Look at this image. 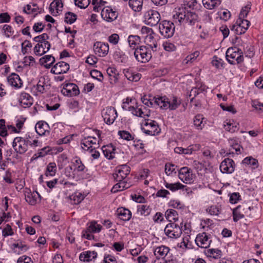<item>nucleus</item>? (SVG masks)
Wrapping results in <instances>:
<instances>
[{
	"instance_id": "1",
	"label": "nucleus",
	"mask_w": 263,
	"mask_h": 263,
	"mask_svg": "<svg viewBox=\"0 0 263 263\" xmlns=\"http://www.w3.org/2000/svg\"><path fill=\"white\" fill-rule=\"evenodd\" d=\"M122 108L124 110L130 111L137 117L145 118L149 116V110L142 105H138L136 99L127 97L123 100Z\"/></svg>"
},
{
	"instance_id": "2",
	"label": "nucleus",
	"mask_w": 263,
	"mask_h": 263,
	"mask_svg": "<svg viewBox=\"0 0 263 263\" xmlns=\"http://www.w3.org/2000/svg\"><path fill=\"white\" fill-rule=\"evenodd\" d=\"M198 19V16L196 13L183 9L176 12L173 17V21L178 25H194Z\"/></svg>"
},
{
	"instance_id": "3",
	"label": "nucleus",
	"mask_w": 263,
	"mask_h": 263,
	"mask_svg": "<svg viewBox=\"0 0 263 263\" xmlns=\"http://www.w3.org/2000/svg\"><path fill=\"white\" fill-rule=\"evenodd\" d=\"M155 103L161 109L175 110L181 104V100L176 96L158 97L155 98Z\"/></svg>"
},
{
	"instance_id": "4",
	"label": "nucleus",
	"mask_w": 263,
	"mask_h": 263,
	"mask_svg": "<svg viewBox=\"0 0 263 263\" xmlns=\"http://www.w3.org/2000/svg\"><path fill=\"white\" fill-rule=\"evenodd\" d=\"M149 117L143 118L144 119L140 123L142 131L146 135L150 136L158 135L161 132L157 122L154 120L148 119Z\"/></svg>"
},
{
	"instance_id": "5",
	"label": "nucleus",
	"mask_w": 263,
	"mask_h": 263,
	"mask_svg": "<svg viewBox=\"0 0 263 263\" xmlns=\"http://www.w3.org/2000/svg\"><path fill=\"white\" fill-rule=\"evenodd\" d=\"M226 57L228 62L232 65L241 63L243 61L241 50L236 47L229 48Z\"/></svg>"
},
{
	"instance_id": "6",
	"label": "nucleus",
	"mask_w": 263,
	"mask_h": 263,
	"mask_svg": "<svg viewBox=\"0 0 263 263\" xmlns=\"http://www.w3.org/2000/svg\"><path fill=\"white\" fill-rule=\"evenodd\" d=\"M141 32L143 35L144 43L153 50H156L157 47V42L155 38V33L153 29L149 27L143 26L141 28Z\"/></svg>"
},
{
	"instance_id": "7",
	"label": "nucleus",
	"mask_w": 263,
	"mask_h": 263,
	"mask_svg": "<svg viewBox=\"0 0 263 263\" xmlns=\"http://www.w3.org/2000/svg\"><path fill=\"white\" fill-rule=\"evenodd\" d=\"M102 226L98 224L96 221H92L87 223V227L82 232V237L88 240L94 239L92 233H98L102 230Z\"/></svg>"
},
{
	"instance_id": "8",
	"label": "nucleus",
	"mask_w": 263,
	"mask_h": 263,
	"mask_svg": "<svg viewBox=\"0 0 263 263\" xmlns=\"http://www.w3.org/2000/svg\"><path fill=\"white\" fill-rule=\"evenodd\" d=\"M134 56L138 62L146 63L152 58L151 50L145 46H140L135 50Z\"/></svg>"
},
{
	"instance_id": "9",
	"label": "nucleus",
	"mask_w": 263,
	"mask_h": 263,
	"mask_svg": "<svg viewBox=\"0 0 263 263\" xmlns=\"http://www.w3.org/2000/svg\"><path fill=\"white\" fill-rule=\"evenodd\" d=\"M174 22L163 21L159 24V29L161 34L165 38L172 37L175 32Z\"/></svg>"
},
{
	"instance_id": "10",
	"label": "nucleus",
	"mask_w": 263,
	"mask_h": 263,
	"mask_svg": "<svg viewBox=\"0 0 263 263\" xmlns=\"http://www.w3.org/2000/svg\"><path fill=\"white\" fill-rule=\"evenodd\" d=\"M164 233L168 237L176 239L181 236L182 232L181 227L178 224L171 222L166 226Z\"/></svg>"
},
{
	"instance_id": "11",
	"label": "nucleus",
	"mask_w": 263,
	"mask_h": 263,
	"mask_svg": "<svg viewBox=\"0 0 263 263\" xmlns=\"http://www.w3.org/2000/svg\"><path fill=\"white\" fill-rule=\"evenodd\" d=\"M250 25V22L245 19L238 18L235 23L232 26L231 29L235 33L239 35L245 33Z\"/></svg>"
},
{
	"instance_id": "12",
	"label": "nucleus",
	"mask_w": 263,
	"mask_h": 263,
	"mask_svg": "<svg viewBox=\"0 0 263 263\" xmlns=\"http://www.w3.org/2000/svg\"><path fill=\"white\" fill-rule=\"evenodd\" d=\"M144 22L147 25L151 26H155L160 20V14L154 10L150 9L144 13Z\"/></svg>"
},
{
	"instance_id": "13",
	"label": "nucleus",
	"mask_w": 263,
	"mask_h": 263,
	"mask_svg": "<svg viewBox=\"0 0 263 263\" xmlns=\"http://www.w3.org/2000/svg\"><path fill=\"white\" fill-rule=\"evenodd\" d=\"M109 47L107 43L97 41L93 45V50L96 55L99 57H106L109 52Z\"/></svg>"
},
{
	"instance_id": "14",
	"label": "nucleus",
	"mask_w": 263,
	"mask_h": 263,
	"mask_svg": "<svg viewBox=\"0 0 263 263\" xmlns=\"http://www.w3.org/2000/svg\"><path fill=\"white\" fill-rule=\"evenodd\" d=\"M130 172V168L129 166L124 164L118 166L116 167L114 178L116 181L126 180V177Z\"/></svg>"
},
{
	"instance_id": "15",
	"label": "nucleus",
	"mask_w": 263,
	"mask_h": 263,
	"mask_svg": "<svg viewBox=\"0 0 263 263\" xmlns=\"http://www.w3.org/2000/svg\"><path fill=\"white\" fill-rule=\"evenodd\" d=\"M178 177L184 183H191L194 181L195 175L191 168L187 167H183L179 171Z\"/></svg>"
},
{
	"instance_id": "16",
	"label": "nucleus",
	"mask_w": 263,
	"mask_h": 263,
	"mask_svg": "<svg viewBox=\"0 0 263 263\" xmlns=\"http://www.w3.org/2000/svg\"><path fill=\"white\" fill-rule=\"evenodd\" d=\"M212 242L211 235L205 232L198 234L195 239L196 245L202 248H208Z\"/></svg>"
},
{
	"instance_id": "17",
	"label": "nucleus",
	"mask_w": 263,
	"mask_h": 263,
	"mask_svg": "<svg viewBox=\"0 0 263 263\" xmlns=\"http://www.w3.org/2000/svg\"><path fill=\"white\" fill-rule=\"evenodd\" d=\"M61 92L67 97L76 96L79 95L80 90L78 86L72 83H64L63 85Z\"/></svg>"
},
{
	"instance_id": "18",
	"label": "nucleus",
	"mask_w": 263,
	"mask_h": 263,
	"mask_svg": "<svg viewBox=\"0 0 263 263\" xmlns=\"http://www.w3.org/2000/svg\"><path fill=\"white\" fill-rule=\"evenodd\" d=\"M102 114L105 122L108 125L112 124L117 117V111L112 107H106Z\"/></svg>"
},
{
	"instance_id": "19",
	"label": "nucleus",
	"mask_w": 263,
	"mask_h": 263,
	"mask_svg": "<svg viewBox=\"0 0 263 263\" xmlns=\"http://www.w3.org/2000/svg\"><path fill=\"white\" fill-rule=\"evenodd\" d=\"M12 146L15 151L20 154L25 153L28 149V145L23 137H15L12 143Z\"/></svg>"
},
{
	"instance_id": "20",
	"label": "nucleus",
	"mask_w": 263,
	"mask_h": 263,
	"mask_svg": "<svg viewBox=\"0 0 263 263\" xmlns=\"http://www.w3.org/2000/svg\"><path fill=\"white\" fill-rule=\"evenodd\" d=\"M234 161L230 158L224 159L220 163L219 168L223 174H232L235 171Z\"/></svg>"
},
{
	"instance_id": "21",
	"label": "nucleus",
	"mask_w": 263,
	"mask_h": 263,
	"mask_svg": "<svg viewBox=\"0 0 263 263\" xmlns=\"http://www.w3.org/2000/svg\"><path fill=\"white\" fill-rule=\"evenodd\" d=\"M102 18L108 22H111L118 17V13L110 7H104L101 11Z\"/></svg>"
},
{
	"instance_id": "22",
	"label": "nucleus",
	"mask_w": 263,
	"mask_h": 263,
	"mask_svg": "<svg viewBox=\"0 0 263 263\" xmlns=\"http://www.w3.org/2000/svg\"><path fill=\"white\" fill-rule=\"evenodd\" d=\"M81 146L84 151L99 146V141L94 137H88L83 139L81 142Z\"/></svg>"
},
{
	"instance_id": "23",
	"label": "nucleus",
	"mask_w": 263,
	"mask_h": 263,
	"mask_svg": "<svg viewBox=\"0 0 263 263\" xmlns=\"http://www.w3.org/2000/svg\"><path fill=\"white\" fill-rule=\"evenodd\" d=\"M25 196L26 202L32 205L36 204L41 198L37 192H31L29 189H25Z\"/></svg>"
},
{
	"instance_id": "24",
	"label": "nucleus",
	"mask_w": 263,
	"mask_h": 263,
	"mask_svg": "<svg viewBox=\"0 0 263 263\" xmlns=\"http://www.w3.org/2000/svg\"><path fill=\"white\" fill-rule=\"evenodd\" d=\"M70 68L69 65L63 61L56 63L51 69V72L55 74L67 73Z\"/></svg>"
},
{
	"instance_id": "25",
	"label": "nucleus",
	"mask_w": 263,
	"mask_h": 263,
	"mask_svg": "<svg viewBox=\"0 0 263 263\" xmlns=\"http://www.w3.org/2000/svg\"><path fill=\"white\" fill-rule=\"evenodd\" d=\"M18 101L21 106L24 108L29 107L33 104V98L28 93L25 92H21L18 98Z\"/></svg>"
},
{
	"instance_id": "26",
	"label": "nucleus",
	"mask_w": 263,
	"mask_h": 263,
	"mask_svg": "<svg viewBox=\"0 0 263 263\" xmlns=\"http://www.w3.org/2000/svg\"><path fill=\"white\" fill-rule=\"evenodd\" d=\"M28 145L32 147H36L41 146L42 142L38 139L36 136L33 133H27L23 138Z\"/></svg>"
},
{
	"instance_id": "27",
	"label": "nucleus",
	"mask_w": 263,
	"mask_h": 263,
	"mask_svg": "<svg viewBox=\"0 0 263 263\" xmlns=\"http://www.w3.org/2000/svg\"><path fill=\"white\" fill-rule=\"evenodd\" d=\"M50 47L51 45L49 42L37 43L33 49L34 53L36 55L41 56L47 52Z\"/></svg>"
},
{
	"instance_id": "28",
	"label": "nucleus",
	"mask_w": 263,
	"mask_h": 263,
	"mask_svg": "<svg viewBox=\"0 0 263 263\" xmlns=\"http://www.w3.org/2000/svg\"><path fill=\"white\" fill-rule=\"evenodd\" d=\"M98 253L95 251H86L79 255V259L83 262L93 261L97 258Z\"/></svg>"
},
{
	"instance_id": "29",
	"label": "nucleus",
	"mask_w": 263,
	"mask_h": 263,
	"mask_svg": "<svg viewBox=\"0 0 263 263\" xmlns=\"http://www.w3.org/2000/svg\"><path fill=\"white\" fill-rule=\"evenodd\" d=\"M116 215L120 220L127 221L130 219L132 213L129 210L123 207H120L116 211Z\"/></svg>"
},
{
	"instance_id": "30",
	"label": "nucleus",
	"mask_w": 263,
	"mask_h": 263,
	"mask_svg": "<svg viewBox=\"0 0 263 263\" xmlns=\"http://www.w3.org/2000/svg\"><path fill=\"white\" fill-rule=\"evenodd\" d=\"M35 129L36 133L40 136H47L50 134L48 124L43 121L38 122L35 125Z\"/></svg>"
},
{
	"instance_id": "31",
	"label": "nucleus",
	"mask_w": 263,
	"mask_h": 263,
	"mask_svg": "<svg viewBox=\"0 0 263 263\" xmlns=\"http://www.w3.org/2000/svg\"><path fill=\"white\" fill-rule=\"evenodd\" d=\"M7 80L9 84L15 88H20L23 85V82L20 76L15 73H12L9 75Z\"/></svg>"
},
{
	"instance_id": "32",
	"label": "nucleus",
	"mask_w": 263,
	"mask_h": 263,
	"mask_svg": "<svg viewBox=\"0 0 263 263\" xmlns=\"http://www.w3.org/2000/svg\"><path fill=\"white\" fill-rule=\"evenodd\" d=\"M11 249L15 253L21 254L27 251L29 247L22 241L17 240L11 245Z\"/></svg>"
},
{
	"instance_id": "33",
	"label": "nucleus",
	"mask_w": 263,
	"mask_h": 263,
	"mask_svg": "<svg viewBox=\"0 0 263 263\" xmlns=\"http://www.w3.org/2000/svg\"><path fill=\"white\" fill-rule=\"evenodd\" d=\"M144 145L145 144L141 140L136 139L133 141V145L137 152V155L142 156H146L148 155V153L144 149Z\"/></svg>"
},
{
	"instance_id": "34",
	"label": "nucleus",
	"mask_w": 263,
	"mask_h": 263,
	"mask_svg": "<svg viewBox=\"0 0 263 263\" xmlns=\"http://www.w3.org/2000/svg\"><path fill=\"white\" fill-rule=\"evenodd\" d=\"M138 179L139 181H143L144 185H148L149 181L153 180V177L149 170L143 169L139 173Z\"/></svg>"
},
{
	"instance_id": "35",
	"label": "nucleus",
	"mask_w": 263,
	"mask_h": 263,
	"mask_svg": "<svg viewBox=\"0 0 263 263\" xmlns=\"http://www.w3.org/2000/svg\"><path fill=\"white\" fill-rule=\"evenodd\" d=\"M63 7L62 0H54L50 5V11L53 15L57 16L62 12Z\"/></svg>"
},
{
	"instance_id": "36",
	"label": "nucleus",
	"mask_w": 263,
	"mask_h": 263,
	"mask_svg": "<svg viewBox=\"0 0 263 263\" xmlns=\"http://www.w3.org/2000/svg\"><path fill=\"white\" fill-rule=\"evenodd\" d=\"M123 72L125 77L130 81L138 82L141 78V74L140 73L133 72L128 68L124 69Z\"/></svg>"
},
{
	"instance_id": "37",
	"label": "nucleus",
	"mask_w": 263,
	"mask_h": 263,
	"mask_svg": "<svg viewBox=\"0 0 263 263\" xmlns=\"http://www.w3.org/2000/svg\"><path fill=\"white\" fill-rule=\"evenodd\" d=\"M102 152L104 156L108 159H112L115 156V147L111 144L102 146Z\"/></svg>"
},
{
	"instance_id": "38",
	"label": "nucleus",
	"mask_w": 263,
	"mask_h": 263,
	"mask_svg": "<svg viewBox=\"0 0 263 263\" xmlns=\"http://www.w3.org/2000/svg\"><path fill=\"white\" fill-rule=\"evenodd\" d=\"M117 182L118 183L115 184L111 190L112 193H115L119 191H122L129 188L131 185L130 183L125 180Z\"/></svg>"
},
{
	"instance_id": "39",
	"label": "nucleus",
	"mask_w": 263,
	"mask_h": 263,
	"mask_svg": "<svg viewBox=\"0 0 263 263\" xmlns=\"http://www.w3.org/2000/svg\"><path fill=\"white\" fill-rule=\"evenodd\" d=\"M223 126L226 130L231 133L235 132L238 129V123L233 120L227 119L223 122Z\"/></svg>"
},
{
	"instance_id": "40",
	"label": "nucleus",
	"mask_w": 263,
	"mask_h": 263,
	"mask_svg": "<svg viewBox=\"0 0 263 263\" xmlns=\"http://www.w3.org/2000/svg\"><path fill=\"white\" fill-rule=\"evenodd\" d=\"M170 248L165 246H161L156 247L154 251V254L156 257L164 258L169 253Z\"/></svg>"
},
{
	"instance_id": "41",
	"label": "nucleus",
	"mask_w": 263,
	"mask_h": 263,
	"mask_svg": "<svg viewBox=\"0 0 263 263\" xmlns=\"http://www.w3.org/2000/svg\"><path fill=\"white\" fill-rule=\"evenodd\" d=\"M164 184L166 188L170 190L172 192H176L181 189H185L186 191L189 190L188 188H186V186L184 185L179 182H175L174 183H170L165 181Z\"/></svg>"
},
{
	"instance_id": "42",
	"label": "nucleus",
	"mask_w": 263,
	"mask_h": 263,
	"mask_svg": "<svg viewBox=\"0 0 263 263\" xmlns=\"http://www.w3.org/2000/svg\"><path fill=\"white\" fill-rule=\"evenodd\" d=\"M127 42L130 48L136 49L141 42L140 38L138 35H130L127 39Z\"/></svg>"
},
{
	"instance_id": "43",
	"label": "nucleus",
	"mask_w": 263,
	"mask_h": 263,
	"mask_svg": "<svg viewBox=\"0 0 263 263\" xmlns=\"http://www.w3.org/2000/svg\"><path fill=\"white\" fill-rule=\"evenodd\" d=\"M205 254L208 257L219 259L222 256V252L218 249H210L205 251Z\"/></svg>"
},
{
	"instance_id": "44",
	"label": "nucleus",
	"mask_w": 263,
	"mask_h": 263,
	"mask_svg": "<svg viewBox=\"0 0 263 263\" xmlns=\"http://www.w3.org/2000/svg\"><path fill=\"white\" fill-rule=\"evenodd\" d=\"M114 59L118 62L126 64L128 61V57L122 51L119 50L115 52Z\"/></svg>"
},
{
	"instance_id": "45",
	"label": "nucleus",
	"mask_w": 263,
	"mask_h": 263,
	"mask_svg": "<svg viewBox=\"0 0 263 263\" xmlns=\"http://www.w3.org/2000/svg\"><path fill=\"white\" fill-rule=\"evenodd\" d=\"M242 163L252 169L257 168L258 166V160L252 157L245 158L242 160Z\"/></svg>"
},
{
	"instance_id": "46",
	"label": "nucleus",
	"mask_w": 263,
	"mask_h": 263,
	"mask_svg": "<svg viewBox=\"0 0 263 263\" xmlns=\"http://www.w3.org/2000/svg\"><path fill=\"white\" fill-rule=\"evenodd\" d=\"M166 218L170 222H174L178 220V214L176 211L173 209L167 210L165 214Z\"/></svg>"
},
{
	"instance_id": "47",
	"label": "nucleus",
	"mask_w": 263,
	"mask_h": 263,
	"mask_svg": "<svg viewBox=\"0 0 263 263\" xmlns=\"http://www.w3.org/2000/svg\"><path fill=\"white\" fill-rule=\"evenodd\" d=\"M54 58L51 55H46L40 59L41 64L46 68H49L54 62Z\"/></svg>"
},
{
	"instance_id": "48",
	"label": "nucleus",
	"mask_w": 263,
	"mask_h": 263,
	"mask_svg": "<svg viewBox=\"0 0 263 263\" xmlns=\"http://www.w3.org/2000/svg\"><path fill=\"white\" fill-rule=\"evenodd\" d=\"M244 209H243V210ZM242 207L241 205L237 206L233 210V218L235 222L238 221L244 217V214L242 211Z\"/></svg>"
},
{
	"instance_id": "49",
	"label": "nucleus",
	"mask_w": 263,
	"mask_h": 263,
	"mask_svg": "<svg viewBox=\"0 0 263 263\" xmlns=\"http://www.w3.org/2000/svg\"><path fill=\"white\" fill-rule=\"evenodd\" d=\"M152 211V208L147 204H140L137 206V212L140 215L147 216Z\"/></svg>"
},
{
	"instance_id": "50",
	"label": "nucleus",
	"mask_w": 263,
	"mask_h": 263,
	"mask_svg": "<svg viewBox=\"0 0 263 263\" xmlns=\"http://www.w3.org/2000/svg\"><path fill=\"white\" fill-rule=\"evenodd\" d=\"M221 0H202L204 7L208 9H213L221 4Z\"/></svg>"
},
{
	"instance_id": "51",
	"label": "nucleus",
	"mask_w": 263,
	"mask_h": 263,
	"mask_svg": "<svg viewBox=\"0 0 263 263\" xmlns=\"http://www.w3.org/2000/svg\"><path fill=\"white\" fill-rule=\"evenodd\" d=\"M204 119L202 115L198 114L194 117L193 120L194 125L197 129L201 130L203 128L204 126L203 120Z\"/></svg>"
},
{
	"instance_id": "52",
	"label": "nucleus",
	"mask_w": 263,
	"mask_h": 263,
	"mask_svg": "<svg viewBox=\"0 0 263 263\" xmlns=\"http://www.w3.org/2000/svg\"><path fill=\"white\" fill-rule=\"evenodd\" d=\"M24 12L27 14H37L39 12V8L36 4H30L24 8Z\"/></svg>"
},
{
	"instance_id": "53",
	"label": "nucleus",
	"mask_w": 263,
	"mask_h": 263,
	"mask_svg": "<svg viewBox=\"0 0 263 263\" xmlns=\"http://www.w3.org/2000/svg\"><path fill=\"white\" fill-rule=\"evenodd\" d=\"M57 172V165L55 162H50L47 166L45 175L46 176H53Z\"/></svg>"
},
{
	"instance_id": "54",
	"label": "nucleus",
	"mask_w": 263,
	"mask_h": 263,
	"mask_svg": "<svg viewBox=\"0 0 263 263\" xmlns=\"http://www.w3.org/2000/svg\"><path fill=\"white\" fill-rule=\"evenodd\" d=\"M220 208L218 205H212L206 209V212L211 216H218L220 213Z\"/></svg>"
},
{
	"instance_id": "55",
	"label": "nucleus",
	"mask_w": 263,
	"mask_h": 263,
	"mask_svg": "<svg viewBox=\"0 0 263 263\" xmlns=\"http://www.w3.org/2000/svg\"><path fill=\"white\" fill-rule=\"evenodd\" d=\"M229 143L230 145L235 150L236 153H241V149L242 147L238 143V140L237 138H232L229 140Z\"/></svg>"
},
{
	"instance_id": "56",
	"label": "nucleus",
	"mask_w": 263,
	"mask_h": 263,
	"mask_svg": "<svg viewBox=\"0 0 263 263\" xmlns=\"http://www.w3.org/2000/svg\"><path fill=\"white\" fill-rule=\"evenodd\" d=\"M106 3V2L103 0H92V4L93 5V11L97 12L100 10L102 11Z\"/></svg>"
},
{
	"instance_id": "57",
	"label": "nucleus",
	"mask_w": 263,
	"mask_h": 263,
	"mask_svg": "<svg viewBox=\"0 0 263 263\" xmlns=\"http://www.w3.org/2000/svg\"><path fill=\"white\" fill-rule=\"evenodd\" d=\"M25 119L23 118L17 119L16 120L15 126L16 127H12L13 132L15 133H20L21 129L23 128Z\"/></svg>"
},
{
	"instance_id": "58",
	"label": "nucleus",
	"mask_w": 263,
	"mask_h": 263,
	"mask_svg": "<svg viewBox=\"0 0 263 263\" xmlns=\"http://www.w3.org/2000/svg\"><path fill=\"white\" fill-rule=\"evenodd\" d=\"M64 175L70 179L75 178L76 172H75L72 165H69L65 167L64 170Z\"/></svg>"
},
{
	"instance_id": "59",
	"label": "nucleus",
	"mask_w": 263,
	"mask_h": 263,
	"mask_svg": "<svg viewBox=\"0 0 263 263\" xmlns=\"http://www.w3.org/2000/svg\"><path fill=\"white\" fill-rule=\"evenodd\" d=\"M77 19V15L72 12H67L65 14V22L69 24L73 23Z\"/></svg>"
},
{
	"instance_id": "60",
	"label": "nucleus",
	"mask_w": 263,
	"mask_h": 263,
	"mask_svg": "<svg viewBox=\"0 0 263 263\" xmlns=\"http://www.w3.org/2000/svg\"><path fill=\"white\" fill-rule=\"evenodd\" d=\"M73 167L76 173L83 172L86 168L80 159H77L75 160L73 164Z\"/></svg>"
},
{
	"instance_id": "61",
	"label": "nucleus",
	"mask_w": 263,
	"mask_h": 263,
	"mask_svg": "<svg viewBox=\"0 0 263 263\" xmlns=\"http://www.w3.org/2000/svg\"><path fill=\"white\" fill-rule=\"evenodd\" d=\"M251 8V4L250 3H248L246 6L243 7L239 15V19H245L247 17L248 13L250 12Z\"/></svg>"
},
{
	"instance_id": "62",
	"label": "nucleus",
	"mask_w": 263,
	"mask_h": 263,
	"mask_svg": "<svg viewBox=\"0 0 263 263\" xmlns=\"http://www.w3.org/2000/svg\"><path fill=\"white\" fill-rule=\"evenodd\" d=\"M176 166L171 163H166L165 165V172L167 175H173L176 174Z\"/></svg>"
},
{
	"instance_id": "63",
	"label": "nucleus",
	"mask_w": 263,
	"mask_h": 263,
	"mask_svg": "<svg viewBox=\"0 0 263 263\" xmlns=\"http://www.w3.org/2000/svg\"><path fill=\"white\" fill-rule=\"evenodd\" d=\"M218 15L220 19L227 21L231 17V12L227 9L222 10L218 12Z\"/></svg>"
},
{
	"instance_id": "64",
	"label": "nucleus",
	"mask_w": 263,
	"mask_h": 263,
	"mask_svg": "<svg viewBox=\"0 0 263 263\" xmlns=\"http://www.w3.org/2000/svg\"><path fill=\"white\" fill-rule=\"evenodd\" d=\"M14 234L13 230L11 227V226L7 224L3 229L2 230V235L3 236L6 237L9 236H12Z\"/></svg>"
}]
</instances>
